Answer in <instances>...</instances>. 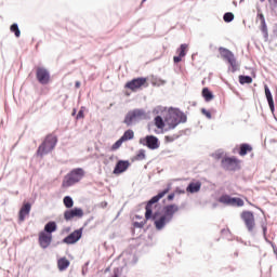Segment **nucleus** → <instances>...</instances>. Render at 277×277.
Masks as SVG:
<instances>
[{"instance_id":"f257e3e1","label":"nucleus","mask_w":277,"mask_h":277,"mask_svg":"<svg viewBox=\"0 0 277 277\" xmlns=\"http://www.w3.org/2000/svg\"><path fill=\"white\" fill-rule=\"evenodd\" d=\"M170 193V187L166 188L164 190L160 192L158 195L154 196L146 205V212H145V219L146 220H154L155 221V227L157 230H162V228H166V224H170L172 220H170L167 215L162 214L159 216V212H155L153 214V211L159 207V200L166 196V194Z\"/></svg>"},{"instance_id":"f03ea898","label":"nucleus","mask_w":277,"mask_h":277,"mask_svg":"<svg viewBox=\"0 0 277 277\" xmlns=\"http://www.w3.org/2000/svg\"><path fill=\"white\" fill-rule=\"evenodd\" d=\"M164 122L169 129H176L182 122H187V116L181 110H171L167 114Z\"/></svg>"},{"instance_id":"7ed1b4c3","label":"nucleus","mask_w":277,"mask_h":277,"mask_svg":"<svg viewBox=\"0 0 277 277\" xmlns=\"http://www.w3.org/2000/svg\"><path fill=\"white\" fill-rule=\"evenodd\" d=\"M55 146H57V136L55 134H48L42 144L38 147V157H44V155H49V153H51Z\"/></svg>"},{"instance_id":"20e7f679","label":"nucleus","mask_w":277,"mask_h":277,"mask_svg":"<svg viewBox=\"0 0 277 277\" xmlns=\"http://www.w3.org/2000/svg\"><path fill=\"white\" fill-rule=\"evenodd\" d=\"M85 176V171L82 168L72 169L64 179L63 187H72Z\"/></svg>"},{"instance_id":"39448f33","label":"nucleus","mask_w":277,"mask_h":277,"mask_svg":"<svg viewBox=\"0 0 277 277\" xmlns=\"http://www.w3.org/2000/svg\"><path fill=\"white\" fill-rule=\"evenodd\" d=\"M124 88L127 90H131V92H137L138 90H142V88H148V78H134L128 81Z\"/></svg>"},{"instance_id":"423d86ee","label":"nucleus","mask_w":277,"mask_h":277,"mask_svg":"<svg viewBox=\"0 0 277 277\" xmlns=\"http://www.w3.org/2000/svg\"><path fill=\"white\" fill-rule=\"evenodd\" d=\"M144 118H146V113H144V110L134 109L126 115L123 122L127 124V127H131L133 122H137V120H144Z\"/></svg>"},{"instance_id":"0eeeda50","label":"nucleus","mask_w":277,"mask_h":277,"mask_svg":"<svg viewBox=\"0 0 277 277\" xmlns=\"http://www.w3.org/2000/svg\"><path fill=\"white\" fill-rule=\"evenodd\" d=\"M239 163H241V160L237 159L236 157H225L221 160L222 168L230 172L239 170Z\"/></svg>"},{"instance_id":"6e6552de","label":"nucleus","mask_w":277,"mask_h":277,"mask_svg":"<svg viewBox=\"0 0 277 277\" xmlns=\"http://www.w3.org/2000/svg\"><path fill=\"white\" fill-rule=\"evenodd\" d=\"M240 217L242 222H245L246 228L249 230V233H252L256 227L254 213L252 211H242Z\"/></svg>"},{"instance_id":"1a4fd4ad","label":"nucleus","mask_w":277,"mask_h":277,"mask_svg":"<svg viewBox=\"0 0 277 277\" xmlns=\"http://www.w3.org/2000/svg\"><path fill=\"white\" fill-rule=\"evenodd\" d=\"M36 78L41 83V85H47L51 81V74L44 67H37Z\"/></svg>"},{"instance_id":"9d476101","label":"nucleus","mask_w":277,"mask_h":277,"mask_svg":"<svg viewBox=\"0 0 277 277\" xmlns=\"http://www.w3.org/2000/svg\"><path fill=\"white\" fill-rule=\"evenodd\" d=\"M38 241L40 248H42V250H47V248H49V246H51V243L53 242V234L40 232Z\"/></svg>"},{"instance_id":"9b49d317","label":"nucleus","mask_w":277,"mask_h":277,"mask_svg":"<svg viewBox=\"0 0 277 277\" xmlns=\"http://www.w3.org/2000/svg\"><path fill=\"white\" fill-rule=\"evenodd\" d=\"M82 235H83V228L76 229L63 239V243H67L68 246L72 243H77V241L81 239Z\"/></svg>"},{"instance_id":"f8f14e48","label":"nucleus","mask_w":277,"mask_h":277,"mask_svg":"<svg viewBox=\"0 0 277 277\" xmlns=\"http://www.w3.org/2000/svg\"><path fill=\"white\" fill-rule=\"evenodd\" d=\"M74 217H83V209L74 208L64 212V220H66V222H70Z\"/></svg>"},{"instance_id":"ddd939ff","label":"nucleus","mask_w":277,"mask_h":277,"mask_svg":"<svg viewBox=\"0 0 277 277\" xmlns=\"http://www.w3.org/2000/svg\"><path fill=\"white\" fill-rule=\"evenodd\" d=\"M145 146L150 150H157L159 148V138L155 135H147L145 137Z\"/></svg>"},{"instance_id":"4468645a","label":"nucleus","mask_w":277,"mask_h":277,"mask_svg":"<svg viewBox=\"0 0 277 277\" xmlns=\"http://www.w3.org/2000/svg\"><path fill=\"white\" fill-rule=\"evenodd\" d=\"M187 49H189V45L187 43H183L180 45V49H177V56L173 57L174 64H179L180 62H183V57L187 55Z\"/></svg>"},{"instance_id":"2eb2a0df","label":"nucleus","mask_w":277,"mask_h":277,"mask_svg":"<svg viewBox=\"0 0 277 277\" xmlns=\"http://www.w3.org/2000/svg\"><path fill=\"white\" fill-rule=\"evenodd\" d=\"M162 212L163 215L172 220V217H174V213H179V207L176 206V203L168 205L163 207Z\"/></svg>"},{"instance_id":"dca6fc26","label":"nucleus","mask_w":277,"mask_h":277,"mask_svg":"<svg viewBox=\"0 0 277 277\" xmlns=\"http://www.w3.org/2000/svg\"><path fill=\"white\" fill-rule=\"evenodd\" d=\"M129 160H119L114 169V174H122V172H127L129 170Z\"/></svg>"},{"instance_id":"f3484780","label":"nucleus","mask_w":277,"mask_h":277,"mask_svg":"<svg viewBox=\"0 0 277 277\" xmlns=\"http://www.w3.org/2000/svg\"><path fill=\"white\" fill-rule=\"evenodd\" d=\"M29 213H31V203H29V202L23 203V206L18 212V221L23 222L25 220V217H27L29 215Z\"/></svg>"},{"instance_id":"a211bd4d","label":"nucleus","mask_w":277,"mask_h":277,"mask_svg":"<svg viewBox=\"0 0 277 277\" xmlns=\"http://www.w3.org/2000/svg\"><path fill=\"white\" fill-rule=\"evenodd\" d=\"M258 18L260 19V23H261L260 29L263 34V37L265 38V40H267V38H269V34L267 32V24L265 23V15H263V13H259Z\"/></svg>"},{"instance_id":"6ab92c4d","label":"nucleus","mask_w":277,"mask_h":277,"mask_svg":"<svg viewBox=\"0 0 277 277\" xmlns=\"http://www.w3.org/2000/svg\"><path fill=\"white\" fill-rule=\"evenodd\" d=\"M219 53L225 62H230L235 57V54L226 48H219Z\"/></svg>"},{"instance_id":"aec40b11","label":"nucleus","mask_w":277,"mask_h":277,"mask_svg":"<svg viewBox=\"0 0 277 277\" xmlns=\"http://www.w3.org/2000/svg\"><path fill=\"white\" fill-rule=\"evenodd\" d=\"M201 187H202V183H200V182H192L186 187V192L188 194H198V192H200Z\"/></svg>"},{"instance_id":"412c9836","label":"nucleus","mask_w":277,"mask_h":277,"mask_svg":"<svg viewBox=\"0 0 277 277\" xmlns=\"http://www.w3.org/2000/svg\"><path fill=\"white\" fill-rule=\"evenodd\" d=\"M57 230V223L51 221L44 225L43 233H47L48 235H53Z\"/></svg>"},{"instance_id":"4be33fe9","label":"nucleus","mask_w":277,"mask_h":277,"mask_svg":"<svg viewBox=\"0 0 277 277\" xmlns=\"http://www.w3.org/2000/svg\"><path fill=\"white\" fill-rule=\"evenodd\" d=\"M265 96L267 98V103L269 106L271 111H274V96H272V91H269V87L265 85Z\"/></svg>"},{"instance_id":"5701e85b","label":"nucleus","mask_w":277,"mask_h":277,"mask_svg":"<svg viewBox=\"0 0 277 277\" xmlns=\"http://www.w3.org/2000/svg\"><path fill=\"white\" fill-rule=\"evenodd\" d=\"M69 266H70V261H68V259L66 258H61L57 261V267L60 272H64V269H68Z\"/></svg>"},{"instance_id":"b1692460","label":"nucleus","mask_w":277,"mask_h":277,"mask_svg":"<svg viewBox=\"0 0 277 277\" xmlns=\"http://www.w3.org/2000/svg\"><path fill=\"white\" fill-rule=\"evenodd\" d=\"M248 153H252V146L250 144H241L240 145V150H239V155L240 157H246V155H248Z\"/></svg>"},{"instance_id":"393cba45","label":"nucleus","mask_w":277,"mask_h":277,"mask_svg":"<svg viewBox=\"0 0 277 277\" xmlns=\"http://www.w3.org/2000/svg\"><path fill=\"white\" fill-rule=\"evenodd\" d=\"M227 64L229 65L230 72H237V70H239V62H237V58L235 56L229 60Z\"/></svg>"},{"instance_id":"a878e982","label":"nucleus","mask_w":277,"mask_h":277,"mask_svg":"<svg viewBox=\"0 0 277 277\" xmlns=\"http://www.w3.org/2000/svg\"><path fill=\"white\" fill-rule=\"evenodd\" d=\"M202 96L207 103H210V101H213V98L215 97L213 93L209 90V88L202 89Z\"/></svg>"},{"instance_id":"bb28decb","label":"nucleus","mask_w":277,"mask_h":277,"mask_svg":"<svg viewBox=\"0 0 277 277\" xmlns=\"http://www.w3.org/2000/svg\"><path fill=\"white\" fill-rule=\"evenodd\" d=\"M135 137V133L133 130H127L123 135L120 137L122 142H129V140H133Z\"/></svg>"},{"instance_id":"cd10ccee","label":"nucleus","mask_w":277,"mask_h":277,"mask_svg":"<svg viewBox=\"0 0 277 277\" xmlns=\"http://www.w3.org/2000/svg\"><path fill=\"white\" fill-rule=\"evenodd\" d=\"M154 122H155V127H157V129L163 130L166 127V121H163V118H161V116L155 117Z\"/></svg>"},{"instance_id":"c85d7f7f","label":"nucleus","mask_w":277,"mask_h":277,"mask_svg":"<svg viewBox=\"0 0 277 277\" xmlns=\"http://www.w3.org/2000/svg\"><path fill=\"white\" fill-rule=\"evenodd\" d=\"M146 159V150L141 149L137 151V154L134 156L132 161H144Z\"/></svg>"},{"instance_id":"c756f323","label":"nucleus","mask_w":277,"mask_h":277,"mask_svg":"<svg viewBox=\"0 0 277 277\" xmlns=\"http://www.w3.org/2000/svg\"><path fill=\"white\" fill-rule=\"evenodd\" d=\"M63 202L66 209H72L75 206V201L70 198V196L64 197Z\"/></svg>"},{"instance_id":"7c9ffc66","label":"nucleus","mask_w":277,"mask_h":277,"mask_svg":"<svg viewBox=\"0 0 277 277\" xmlns=\"http://www.w3.org/2000/svg\"><path fill=\"white\" fill-rule=\"evenodd\" d=\"M219 202H222L223 205H232L233 202V197L228 196V195H223L220 197Z\"/></svg>"},{"instance_id":"2f4dec72","label":"nucleus","mask_w":277,"mask_h":277,"mask_svg":"<svg viewBox=\"0 0 277 277\" xmlns=\"http://www.w3.org/2000/svg\"><path fill=\"white\" fill-rule=\"evenodd\" d=\"M243 205H245L243 199L237 198V197L232 198L230 207H243Z\"/></svg>"},{"instance_id":"473e14b6","label":"nucleus","mask_w":277,"mask_h":277,"mask_svg":"<svg viewBox=\"0 0 277 277\" xmlns=\"http://www.w3.org/2000/svg\"><path fill=\"white\" fill-rule=\"evenodd\" d=\"M10 31H12V34H15V38H21V29L18 28V24L11 25Z\"/></svg>"},{"instance_id":"72a5a7b5","label":"nucleus","mask_w":277,"mask_h":277,"mask_svg":"<svg viewBox=\"0 0 277 277\" xmlns=\"http://www.w3.org/2000/svg\"><path fill=\"white\" fill-rule=\"evenodd\" d=\"M239 83H241V85H246V83L250 84V83H252V77L239 76Z\"/></svg>"},{"instance_id":"f704fd0d","label":"nucleus","mask_w":277,"mask_h":277,"mask_svg":"<svg viewBox=\"0 0 277 277\" xmlns=\"http://www.w3.org/2000/svg\"><path fill=\"white\" fill-rule=\"evenodd\" d=\"M176 140H179V135L177 134H171V135L164 136V142L167 144H171V142H176Z\"/></svg>"},{"instance_id":"c9c22d12","label":"nucleus","mask_w":277,"mask_h":277,"mask_svg":"<svg viewBox=\"0 0 277 277\" xmlns=\"http://www.w3.org/2000/svg\"><path fill=\"white\" fill-rule=\"evenodd\" d=\"M234 19H235V15L230 12L225 13L224 16H223V21L225 23H233Z\"/></svg>"},{"instance_id":"e433bc0d","label":"nucleus","mask_w":277,"mask_h":277,"mask_svg":"<svg viewBox=\"0 0 277 277\" xmlns=\"http://www.w3.org/2000/svg\"><path fill=\"white\" fill-rule=\"evenodd\" d=\"M123 143H124V141H122L121 138H119V140L111 146V150H118V148H120V146H122Z\"/></svg>"},{"instance_id":"4c0bfd02","label":"nucleus","mask_w":277,"mask_h":277,"mask_svg":"<svg viewBox=\"0 0 277 277\" xmlns=\"http://www.w3.org/2000/svg\"><path fill=\"white\" fill-rule=\"evenodd\" d=\"M201 114L203 116H206V118H208V120H211L212 116H211V111L207 110L206 108L201 109Z\"/></svg>"},{"instance_id":"58836bf2","label":"nucleus","mask_w":277,"mask_h":277,"mask_svg":"<svg viewBox=\"0 0 277 277\" xmlns=\"http://www.w3.org/2000/svg\"><path fill=\"white\" fill-rule=\"evenodd\" d=\"M134 226H135V228H144V223L135 222Z\"/></svg>"},{"instance_id":"ea45409f","label":"nucleus","mask_w":277,"mask_h":277,"mask_svg":"<svg viewBox=\"0 0 277 277\" xmlns=\"http://www.w3.org/2000/svg\"><path fill=\"white\" fill-rule=\"evenodd\" d=\"M174 193H172V194H170L169 196H168V200L169 201H172V200H174Z\"/></svg>"},{"instance_id":"a19ab883","label":"nucleus","mask_w":277,"mask_h":277,"mask_svg":"<svg viewBox=\"0 0 277 277\" xmlns=\"http://www.w3.org/2000/svg\"><path fill=\"white\" fill-rule=\"evenodd\" d=\"M260 1L263 3V1H265V0H260ZM268 2L273 3L274 5H277V0H268Z\"/></svg>"},{"instance_id":"79ce46f5","label":"nucleus","mask_w":277,"mask_h":277,"mask_svg":"<svg viewBox=\"0 0 277 277\" xmlns=\"http://www.w3.org/2000/svg\"><path fill=\"white\" fill-rule=\"evenodd\" d=\"M79 118H83V110H80L77 115V119L79 120Z\"/></svg>"},{"instance_id":"37998d69","label":"nucleus","mask_w":277,"mask_h":277,"mask_svg":"<svg viewBox=\"0 0 277 277\" xmlns=\"http://www.w3.org/2000/svg\"><path fill=\"white\" fill-rule=\"evenodd\" d=\"M101 207H102V209H105V207H107V201H102Z\"/></svg>"},{"instance_id":"c03bdc74","label":"nucleus","mask_w":277,"mask_h":277,"mask_svg":"<svg viewBox=\"0 0 277 277\" xmlns=\"http://www.w3.org/2000/svg\"><path fill=\"white\" fill-rule=\"evenodd\" d=\"M75 87H76L77 89L81 88V82H80V81H76Z\"/></svg>"},{"instance_id":"a18cd8bd","label":"nucleus","mask_w":277,"mask_h":277,"mask_svg":"<svg viewBox=\"0 0 277 277\" xmlns=\"http://www.w3.org/2000/svg\"><path fill=\"white\" fill-rule=\"evenodd\" d=\"M146 0H143L142 3H144Z\"/></svg>"}]
</instances>
